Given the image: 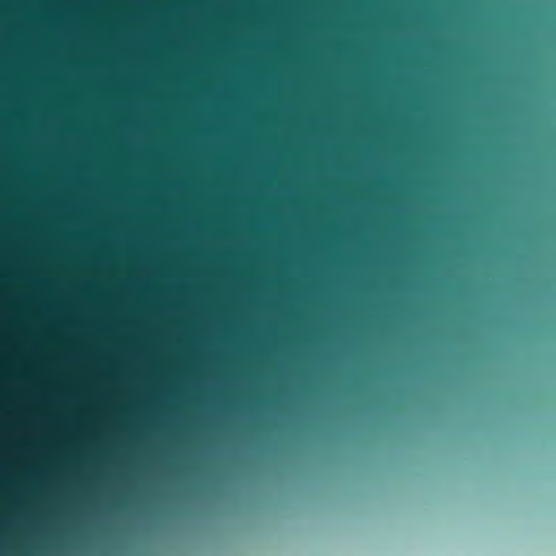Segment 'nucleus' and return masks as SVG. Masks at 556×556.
<instances>
[{
  "mask_svg": "<svg viewBox=\"0 0 556 556\" xmlns=\"http://www.w3.org/2000/svg\"><path fill=\"white\" fill-rule=\"evenodd\" d=\"M164 439L166 518L174 517V98H164Z\"/></svg>",
  "mask_w": 556,
  "mask_h": 556,
  "instance_id": "f257e3e1",
  "label": "nucleus"
},
{
  "mask_svg": "<svg viewBox=\"0 0 556 556\" xmlns=\"http://www.w3.org/2000/svg\"><path fill=\"white\" fill-rule=\"evenodd\" d=\"M178 121V111L176 110V122ZM178 146V132L176 131V147ZM178 189V179L176 178V190ZM178 202L176 201V212ZM178 230V220L176 219V231ZM178 277V267L176 266V278ZM178 285L176 283V294ZM178 309V298L176 296V311ZM186 317H229V315H178L176 313V399L178 397V331ZM178 414V404L176 403V415ZM178 432V421L176 420V433ZM181 486L178 478V464L176 463V488Z\"/></svg>",
  "mask_w": 556,
  "mask_h": 556,
  "instance_id": "f03ea898",
  "label": "nucleus"
}]
</instances>
